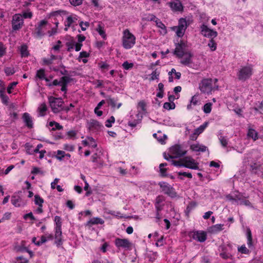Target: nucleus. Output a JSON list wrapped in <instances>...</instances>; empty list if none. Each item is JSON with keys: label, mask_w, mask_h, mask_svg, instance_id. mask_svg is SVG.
Wrapping results in <instances>:
<instances>
[{"label": "nucleus", "mask_w": 263, "mask_h": 263, "mask_svg": "<svg viewBox=\"0 0 263 263\" xmlns=\"http://www.w3.org/2000/svg\"><path fill=\"white\" fill-rule=\"evenodd\" d=\"M197 103V98L196 95H195L194 96L192 97V99L190 101V104L187 106V108L188 109H191L192 104L194 106H196Z\"/></svg>", "instance_id": "41"}, {"label": "nucleus", "mask_w": 263, "mask_h": 263, "mask_svg": "<svg viewBox=\"0 0 263 263\" xmlns=\"http://www.w3.org/2000/svg\"><path fill=\"white\" fill-rule=\"evenodd\" d=\"M61 83L62 82H61V78L60 81H58L57 79H55V80H53L52 83L47 84V86H48L49 87H51L52 86L61 85Z\"/></svg>", "instance_id": "58"}, {"label": "nucleus", "mask_w": 263, "mask_h": 263, "mask_svg": "<svg viewBox=\"0 0 263 263\" xmlns=\"http://www.w3.org/2000/svg\"><path fill=\"white\" fill-rule=\"evenodd\" d=\"M48 99L50 106L54 113L57 114L62 110L65 111L66 112L69 111L68 107L63 106L64 102L61 98L50 97Z\"/></svg>", "instance_id": "3"}, {"label": "nucleus", "mask_w": 263, "mask_h": 263, "mask_svg": "<svg viewBox=\"0 0 263 263\" xmlns=\"http://www.w3.org/2000/svg\"><path fill=\"white\" fill-rule=\"evenodd\" d=\"M220 257H222L224 259H228V258H230L231 259H233V256L230 253L226 252L225 249L222 248V252L220 253Z\"/></svg>", "instance_id": "29"}, {"label": "nucleus", "mask_w": 263, "mask_h": 263, "mask_svg": "<svg viewBox=\"0 0 263 263\" xmlns=\"http://www.w3.org/2000/svg\"><path fill=\"white\" fill-rule=\"evenodd\" d=\"M48 23V22L46 20H42L40 21L37 25V26L35 28V34L36 36L38 37H41L42 36L45 35V33L44 30H43V27L46 25Z\"/></svg>", "instance_id": "11"}, {"label": "nucleus", "mask_w": 263, "mask_h": 263, "mask_svg": "<svg viewBox=\"0 0 263 263\" xmlns=\"http://www.w3.org/2000/svg\"><path fill=\"white\" fill-rule=\"evenodd\" d=\"M5 72L7 76H11L15 73V70L13 67H6L5 69Z\"/></svg>", "instance_id": "46"}, {"label": "nucleus", "mask_w": 263, "mask_h": 263, "mask_svg": "<svg viewBox=\"0 0 263 263\" xmlns=\"http://www.w3.org/2000/svg\"><path fill=\"white\" fill-rule=\"evenodd\" d=\"M238 251L239 252L243 253V254H249L250 251L249 249L246 248L245 245H242L238 248Z\"/></svg>", "instance_id": "44"}, {"label": "nucleus", "mask_w": 263, "mask_h": 263, "mask_svg": "<svg viewBox=\"0 0 263 263\" xmlns=\"http://www.w3.org/2000/svg\"><path fill=\"white\" fill-rule=\"evenodd\" d=\"M11 202L14 206L20 207L21 206L22 199L19 196L13 195L12 196Z\"/></svg>", "instance_id": "24"}, {"label": "nucleus", "mask_w": 263, "mask_h": 263, "mask_svg": "<svg viewBox=\"0 0 263 263\" xmlns=\"http://www.w3.org/2000/svg\"><path fill=\"white\" fill-rule=\"evenodd\" d=\"M54 221L56 224L55 230H62V221L61 217L60 216H56L54 218Z\"/></svg>", "instance_id": "36"}, {"label": "nucleus", "mask_w": 263, "mask_h": 263, "mask_svg": "<svg viewBox=\"0 0 263 263\" xmlns=\"http://www.w3.org/2000/svg\"><path fill=\"white\" fill-rule=\"evenodd\" d=\"M20 52L22 57H27L29 54V51H28V47L26 45L21 46Z\"/></svg>", "instance_id": "31"}, {"label": "nucleus", "mask_w": 263, "mask_h": 263, "mask_svg": "<svg viewBox=\"0 0 263 263\" xmlns=\"http://www.w3.org/2000/svg\"><path fill=\"white\" fill-rule=\"evenodd\" d=\"M218 79H204L199 85V88L202 92L205 94H212V92L217 90L219 89V85L217 83Z\"/></svg>", "instance_id": "1"}, {"label": "nucleus", "mask_w": 263, "mask_h": 263, "mask_svg": "<svg viewBox=\"0 0 263 263\" xmlns=\"http://www.w3.org/2000/svg\"><path fill=\"white\" fill-rule=\"evenodd\" d=\"M153 136L161 144L164 143V141L167 138L166 135L163 134L161 131H158L157 134H154Z\"/></svg>", "instance_id": "22"}, {"label": "nucleus", "mask_w": 263, "mask_h": 263, "mask_svg": "<svg viewBox=\"0 0 263 263\" xmlns=\"http://www.w3.org/2000/svg\"><path fill=\"white\" fill-rule=\"evenodd\" d=\"M163 108L168 110L173 109L175 108V104L174 103L165 102L163 104Z\"/></svg>", "instance_id": "45"}, {"label": "nucleus", "mask_w": 263, "mask_h": 263, "mask_svg": "<svg viewBox=\"0 0 263 263\" xmlns=\"http://www.w3.org/2000/svg\"><path fill=\"white\" fill-rule=\"evenodd\" d=\"M223 226L224 224H218L211 226V227L208 228V232L211 234H218V233L223 230Z\"/></svg>", "instance_id": "18"}, {"label": "nucleus", "mask_w": 263, "mask_h": 263, "mask_svg": "<svg viewBox=\"0 0 263 263\" xmlns=\"http://www.w3.org/2000/svg\"><path fill=\"white\" fill-rule=\"evenodd\" d=\"M190 139L192 141H195L197 139V128L194 130V133L190 135Z\"/></svg>", "instance_id": "62"}, {"label": "nucleus", "mask_w": 263, "mask_h": 263, "mask_svg": "<svg viewBox=\"0 0 263 263\" xmlns=\"http://www.w3.org/2000/svg\"><path fill=\"white\" fill-rule=\"evenodd\" d=\"M208 124L209 122H205L202 125H200V126L198 127V135L203 132L204 129H205Z\"/></svg>", "instance_id": "51"}, {"label": "nucleus", "mask_w": 263, "mask_h": 263, "mask_svg": "<svg viewBox=\"0 0 263 263\" xmlns=\"http://www.w3.org/2000/svg\"><path fill=\"white\" fill-rule=\"evenodd\" d=\"M158 184L165 194L171 197L173 196L174 192L172 187L168 186L165 182H159Z\"/></svg>", "instance_id": "16"}, {"label": "nucleus", "mask_w": 263, "mask_h": 263, "mask_svg": "<svg viewBox=\"0 0 263 263\" xmlns=\"http://www.w3.org/2000/svg\"><path fill=\"white\" fill-rule=\"evenodd\" d=\"M237 203L241 205H247V206L252 207V204L249 200L246 199L245 197H243L242 195L240 193H237L236 194Z\"/></svg>", "instance_id": "15"}, {"label": "nucleus", "mask_w": 263, "mask_h": 263, "mask_svg": "<svg viewBox=\"0 0 263 263\" xmlns=\"http://www.w3.org/2000/svg\"><path fill=\"white\" fill-rule=\"evenodd\" d=\"M146 103L144 101H141L138 103V106L140 107L142 110L144 112H146Z\"/></svg>", "instance_id": "54"}, {"label": "nucleus", "mask_w": 263, "mask_h": 263, "mask_svg": "<svg viewBox=\"0 0 263 263\" xmlns=\"http://www.w3.org/2000/svg\"><path fill=\"white\" fill-rule=\"evenodd\" d=\"M168 4L174 11H182L183 10V7L179 0H176L174 2H170Z\"/></svg>", "instance_id": "17"}, {"label": "nucleus", "mask_w": 263, "mask_h": 263, "mask_svg": "<svg viewBox=\"0 0 263 263\" xmlns=\"http://www.w3.org/2000/svg\"><path fill=\"white\" fill-rule=\"evenodd\" d=\"M104 223V221L99 217H94L90 219L86 223V226L91 227L94 224H102Z\"/></svg>", "instance_id": "21"}, {"label": "nucleus", "mask_w": 263, "mask_h": 263, "mask_svg": "<svg viewBox=\"0 0 263 263\" xmlns=\"http://www.w3.org/2000/svg\"><path fill=\"white\" fill-rule=\"evenodd\" d=\"M115 245L118 248H129L131 246V243L127 239L116 238L115 239Z\"/></svg>", "instance_id": "12"}, {"label": "nucleus", "mask_w": 263, "mask_h": 263, "mask_svg": "<svg viewBox=\"0 0 263 263\" xmlns=\"http://www.w3.org/2000/svg\"><path fill=\"white\" fill-rule=\"evenodd\" d=\"M55 243L57 245L58 247L61 246L63 243L62 238V230H55Z\"/></svg>", "instance_id": "20"}, {"label": "nucleus", "mask_w": 263, "mask_h": 263, "mask_svg": "<svg viewBox=\"0 0 263 263\" xmlns=\"http://www.w3.org/2000/svg\"><path fill=\"white\" fill-rule=\"evenodd\" d=\"M196 203L195 202L192 201L190 202L186 207V210L185 211V215L189 217L190 213L193 211H194L196 209Z\"/></svg>", "instance_id": "23"}, {"label": "nucleus", "mask_w": 263, "mask_h": 263, "mask_svg": "<svg viewBox=\"0 0 263 263\" xmlns=\"http://www.w3.org/2000/svg\"><path fill=\"white\" fill-rule=\"evenodd\" d=\"M17 251H20V252H23L24 251H27L29 254L30 258H32L33 257V252L30 251V250H29L26 247H23V248L20 247L19 249H18Z\"/></svg>", "instance_id": "55"}, {"label": "nucleus", "mask_w": 263, "mask_h": 263, "mask_svg": "<svg viewBox=\"0 0 263 263\" xmlns=\"http://www.w3.org/2000/svg\"><path fill=\"white\" fill-rule=\"evenodd\" d=\"M6 53V48L3 43L0 42V57H2Z\"/></svg>", "instance_id": "49"}, {"label": "nucleus", "mask_w": 263, "mask_h": 263, "mask_svg": "<svg viewBox=\"0 0 263 263\" xmlns=\"http://www.w3.org/2000/svg\"><path fill=\"white\" fill-rule=\"evenodd\" d=\"M171 152L175 155V158L180 157L186 154V151L182 149L180 145H175L171 148Z\"/></svg>", "instance_id": "13"}, {"label": "nucleus", "mask_w": 263, "mask_h": 263, "mask_svg": "<svg viewBox=\"0 0 263 263\" xmlns=\"http://www.w3.org/2000/svg\"><path fill=\"white\" fill-rule=\"evenodd\" d=\"M134 64L132 63H128L127 61L124 62L123 64V67L126 70L129 69L133 67Z\"/></svg>", "instance_id": "52"}, {"label": "nucleus", "mask_w": 263, "mask_h": 263, "mask_svg": "<svg viewBox=\"0 0 263 263\" xmlns=\"http://www.w3.org/2000/svg\"><path fill=\"white\" fill-rule=\"evenodd\" d=\"M171 162L173 165L176 166H184L187 168L194 169H196L197 168V164L194 162V160L189 157H185L178 161L172 160Z\"/></svg>", "instance_id": "4"}, {"label": "nucleus", "mask_w": 263, "mask_h": 263, "mask_svg": "<svg viewBox=\"0 0 263 263\" xmlns=\"http://www.w3.org/2000/svg\"><path fill=\"white\" fill-rule=\"evenodd\" d=\"M247 135L249 138H252L254 141L258 139V133L254 129H249Z\"/></svg>", "instance_id": "28"}, {"label": "nucleus", "mask_w": 263, "mask_h": 263, "mask_svg": "<svg viewBox=\"0 0 263 263\" xmlns=\"http://www.w3.org/2000/svg\"><path fill=\"white\" fill-rule=\"evenodd\" d=\"M247 243L249 248H251L253 246L252 241V234L250 228H248L247 230Z\"/></svg>", "instance_id": "25"}, {"label": "nucleus", "mask_w": 263, "mask_h": 263, "mask_svg": "<svg viewBox=\"0 0 263 263\" xmlns=\"http://www.w3.org/2000/svg\"><path fill=\"white\" fill-rule=\"evenodd\" d=\"M34 203L37 205H43L44 199L40 195L36 194L34 196Z\"/></svg>", "instance_id": "37"}, {"label": "nucleus", "mask_w": 263, "mask_h": 263, "mask_svg": "<svg viewBox=\"0 0 263 263\" xmlns=\"http://www.w3.org/2000/svg\"><path fill=\"white\" fill-rule=\"evenodd\" d=\"M74 80V79H73L70 77L68 76H65L61 77V90L62 91L64 92L65 93H66L67 91V85L68 84L70 83L71 82Z\"/></svg>", "instance_id": "10"}, {"label": "nucleus", "mask_w": 263, "mask_h": 263, "mask_svg": "<svg viewBox=\"0 0 263 263\" xmlns=\"http://www.w3.org/2000/svg\"><path fill=\"white\" fill-rule=\"evenodd\" d=\"M99 65H100V68H101L102 69L108 70L109 67V65L108 64L104 62H101L99 63Z\"/></svg>", "instance_id": "64"}, {"label": "nucleus", "mask_w": 263, "mask_h": 263, "mask_svg": "<svg viewBox=\"0 0 263 263\" xmlns=\"http://www.w3.org/2000/svg\"><path fill=\"white\" fill-rule=\"evenodd\" d=\"M200 34L204 37H208L209 40L211 38L217 37L218 32L216 30H212L205 25H202L200 26Z\"/></svg>", "instance_id": "8"}, {"label": "nucleus", "mask_w": 263, "mask_h": 263, "mask_svg": "<svg viewBox=\"0 0 263 263\" xmlns=\"http://www.w3.org/2000/svg\"><path fill=\"white\" fill-rule=\"evenodd\" d=\"M253 73V67L252 65H241L238 69L237 77L239 81H245L251 78Z\"/></svg>", "instance_id": "2"}, {"label": "nucleus", "mask_w": 263, "mask_h": 263, "mask_svg": "<svg viewBox=\"0 0 263 263\" xmlns=\"http://www.w3.org/2000/svg\"><path fill=\"white\" fill-rule=\"evenodd\" d=\"M107 100L108 101L109 104L112 107L115 108L116 106V101H117V99L111 98L110 97H108Z\"/></svg>", "instance_id": "50"}, {"label": "nucleus", "mask_w": 263, "mask_h": 263, "mask_svg": "<svg viewBox=\"0 0 263 263\" xmlns=\"http://www.w3.org/2000/svg\"><path fill=\"white\" fill-rule=\"evenodd\" d=\"M22 119L25 126L29 129H31L33 127V123L32 117L27 112H25L23 114Z\"/></svg>", "instance_id": "14"}, {"label": "nucleus", "mask_w": 263, "mask_h": 263, "mask_svg": "<svg viewBox=\"0 0 263 263\" xmlns=\"http://www.w3.org/2000/svg\"><path fill=\"white\" fill-rule=\"evenodd\" d=\"M155 22L156 26L164 30L165 31V33H166L167 32L166 27H165L164 24L158 18H156V20H155Z\"/></svg>", "instance_id": "39"}, {"label": "nucleus", "mask_w": 263, "mask_h": 263, "mask_svg": "<svg viewBox=\"0 0 263 263\" xmlns=\"http://www.w3.org/2000/svg\"><path fill=\"white\" fill-rule=\"evenodd\" d=\"M135 37L129 32V30L126 29L124 31L122 37V45L124 48H131L135 45Z\"/></svg>", "instance_id": "5"}, {"label": "nucleus", "mask_w": 263, "mask_h": 263, "mask_svg": "<svg viewBox=\"0 0 263 263\" xmlns=\"http://www.w3.org/2000/svg\"><path fill=\"white\" fill-rule=\"evenodd\" d=\"M212 103H205L202 108V109L203 110V112L205 114H209L212 111Z\"/></svg>", "instance_id": "34"}, {"label": "nucleus", "mask_w": 263, "mask_h": 263, "mask_svg": "<svg viewBox=\"0 0 263 263\" xmlns=\"http://www.w3.org/2000/svg\"><path fill=\"white\" fill-rule=\"evenodd\" d=\"M47 107L45 103H43L38 107L37 110L40 116H44Z\"/></svg>", "instance_id": "27"}, {"label": "nucleus", "mask_w": 263, "mask_h": 263, "mask_svg": "<svg viewBox=\"0 0 263 263\" xmlns=\"http://www.w3.org/2000/svg\"><path fill=\"white\" fill-rule=\"evenodd\" d=\"M175 45L176 48L173 53L177 57L181 58L184 55H186L188 53L187 45L184 41L181 40L180 42L176 43Z\"/></svg>", "instance_id": "6"}, {"label": "nucleus", "mask_w": 263, "mask_h": 263, "mask_svg": "<svg viewBox=\"0 0 263 263\" xmlns=\"http://www.w3.org/2000/svg\"><path fill=\"white\" fill-rule=\"evenodd\" d=\"M49 126H55L54 127H52L51 130H55L57 129H58V130H61V129H63V126L62 125H61L58 122H56L55 121H51L49 122Z\"/></svg>", "instance_id": "33"}, {"label": "nucleus", "mask_w": 263, "mask_h": 263, "mask_svg": "<svg viewBox=\"0 0 263 263\" xmlns=\"http://www.w3.org/2000/svg\"><path fill=\"white\" fill-rule=\"evenodd\" d=\"M208 46L209 47L211 51H215L217 49V44L215 39H211L209 40Z\"/></svg>", "instance_id": "26"}, {"label": "nucleus", "mask_w": 263, "mask_h": 263, "mask_svg": "<svg viewBox=\"0 0 263 263\" xmlns=\"http://www.w3.org/2000/svg\"><path fill=\"white\" fill-rule=\"evenodd\" d=\"M207 238V233L205 231H198V241L204 242Z\"/></svg>", "instance_id": "32"}, {"label": "nucleus", "mask_w": 263, "mask_h": 263, "mask_svg": "<svg viewBox=\"0 0 263 263\" xmlns=\"http://www.w3.org/2000/svg\"><path fill=\"white\" fill-rule=\"evenodd\" d=\"M187 27L185 18H181L179 20L178 26L172 28L173 30H176V33L178 37H182Z\"/></svg>", "instance_id": "7"}, {"label": "nucleus", "mask_w": 263, "mask_h": 263, "mask_svg": "<svg viewBox=\"0 0 263 263\" xmlns=\"http://www.w3.org/2000/svg\"><path fill=\"white\" fill-rule=\"evenodd\" d=\"M96 31L98 32L99 34L101 35L103 39H106V35L105 32L103 29V27L101 26L100 23L99 24L98 27L96 29Z\"/></svg>", "instance_id": "35"}, {"label": "nucleus", "mask_w": 263, "mask_h": 263, "mask_svg": "<svg viewBox=\"0 0 263 263\" xmlns=\"http://www.w3.org/2000/svg\"><path fill=\"white\" fill-rule=\"evenodd\" d=\"M102 126L101 123L97 120L91 119L89 123V128L90 130L96 131L99 130Z\"/></svg>", "instance_id": "19"}, {"label": "nucleus", "mask_w": 263, "mask_h": 263, "mask_svg": "<svg viewBox=\"0 0 263 263\" xmlns=\"http://www.w3.org/2000/svg\"><path fill=\"white\" fill-rule=\"evenodd\" d=\"M23 24L22 16L20 14H16L13 16L12 26L13 30H19Z\"/></svg>", "instance_id": "9"}, {"label": "nucleus", "mask_w": 263, "mask_h": 263, "mask_svg": "<svg viewBox=\"0 0 263 263\" xmlns=\"http://www.w3.org/2000/svg\"><path fill=\"white\" fill-rule=\"evenodd\" d=\"M36 77L41 80H43L45 77V70L40 69L36 71Z\"/></svg>", "instance_id": "43"}, {"label": "nucleus", "mask_w": 263, "mask_h": 263, "mask_svg": "<svg viewBox=\"0 0 263 263\" xmlns=\"http://www.w3.org/2000/svg\"><path fill=\"white\" fill-rule=\"evenodd\" d=\"M71 5L73 6H77L81 5L83 0H69Z\"/></svg>", "instance_id": "53"}, {"label": "nucleus", "mask_w": 263, "mask_h": 263, "mask_svg": "<svg viewBox=\"0 0 263 263\" xmlns=\"http://www.w3.org/2000/svg\"><path fill=\"white\" fill-rule=\"evenodd\" d=\"M219 140L220 142L223 147H226V146H227L228 141L227 138H226L225 137H223V136H220L219 138Z\"/></svg>", "instance_id": "56"}, {"label": "nucleus", "mask_w": 263, "mask_h": 263, "mask_svg": "<svg viewBox=\"0 0 263 263\" xmlns=\"http://www.w3.org/2000/svg\"><path fill=\"white\" fill-rule=\"evenodd\" d=\"M165 200L164 197L162 195H159L157 197L156 199L155 204H161Z\"/></svg>", "instance_id": "59"}, {"label": "nucleus", "mask_w": 263, "mask_h": 263, "mask_svg": "<svg viewBox=\"0 0 263 263\" xmlns=\"http://www.w3.org/2000/svg\"><path fill=\"white\" fill-rule=\"evenodd\" d=\"M115 122V119L114 116H111L109 119H108L105 124V126L107 127H110L112 126L111 124L114 123Z\"/></svg>", "instance_id": "47"}, {"label": "nucleus", "mask_w": 263, "mask_h": 263, "mask_svg": "<svg viewBox=\"0 0 263 263\" xmlns=\"http://www.w3.org/2000/svg\"><path fill=\"white\" fill-rule=\"evenodd\" d=\"M65 152L62 151L58 150L57 152V158L60 160H62L64 157Z\"/></svg>", "instance_id": "61"}, {"label": "nucleus", "mask_w": 263, "mask_h": 263, "mask_svg": "<svg viewBox=\"0 0 263 263\" xmlns=\"http://www.w3.org/2000/svg\"><path fill=\"white\" fill-rule=\"evenodd\" d=\"M46 241H47L46 237L45 236H42L41 238V240L37 241L36 243V245L37 246H40L41 245H42L43 243L46 242Z\"/></svg>", "instance_id": "63"}, {"label": "nucleus", "mask_w": 263, "mask_h": 263, "mask_svg": "<svg viewBox=\"0 0 263 263\" xmlns=\"http://www.w3.org/2000/svg\"><path fill=\"white\" fill-rule=\"evenodd\" d=\"M0 97L2 99V102L7 105L9 101L8 97L4 93V89L0 90Z\"/></svg>", "instance_id": "30"}, {"label": "nucleus", "mask_w": 263, "mask_h": 263, "mask_svg": "<svg viewBox=\"0 0 263 263\" xmlns=\"http://www.w3.org/2000/svg\"><path fill=\"white\" fill-rule=\"evenodd\" d=\"M75 41L71 37V40L66 43V46L67 47V51H70L71 49H72L74 46Z\"/></svg>", "instance_id": "40"}, {"label": "nucleus", "mask_w": 263, "mask_h": 263, "mask_svg": "<svg viewBox=\"0 0 263 263\" xmlns=\"http://www.w3.org/2000/svg\"><path fill=\"white\" fill-rule=\"evenodd\" d=\"M17 84V83L15 82L11 83L7 87L8 93H11L12 92V91H11L12 89L13 88V87L14 86H15Z\"/></svg>", "instance_id": "60"}, {"label": "nucleus", "mask_w": 263, "mask_h": 263, "mask_svg": "<svg viewBox=\"0 0 263 263\" xmlns=\"http://www.w3.org/2000/svg\"><path fill=\"white\" fill-rule=\"evenodd\" d=\"M159 74H160V73L158 72H157L156 70L153 71L151 74L152 77L150 78V80L153 81L155 79H158Z\"/></svg>", "instance_id": "57"}, {"label": "nucleus", "mask_w": 263, "mask_h": 263, "mask_svg": "<svg viewBox=\"0 0 263 263\" xmlns=\"http://www.w3.org/2000/svg\"><path fill=\"white\" fill-rule=\"evenodd\" d=\"M259 166H260V165L258 164V163L256 162H254V163H251L250 168H251V172H255V171H256L257 170H258V169H259Z\"/></svg>", "instance_id": "48"}, {"label": "nucleus", "mask_w": 263, "mask_h": 263, "mask_svg": "<svg viewBox=\"0 0 263 263\" xmlns=\"http://www.w3.org/2000/svg\"><path fill=\"white\" fill-rule=\"evenodd\" d=\"M14 263H29V260L23 256H20L15 258V261Z\"/></svg>", "instance_id": "42"}, {"label": "nucleus", "mask_w": 263, "mask_h": 263, "mask_svg": "<svg viewBox=\"0 0 263 263\" xmlns=\"http://www.w3.org/2000/svg\"><path fill=\"white\" fill-rule=\"evenodd\" d=\"M187 54H188V57L180 61L181 64L185 65H187L191 63V58L192 57V55L191 53H188Z\"/></svg>", "instance_id": "38"}]
</instances>
